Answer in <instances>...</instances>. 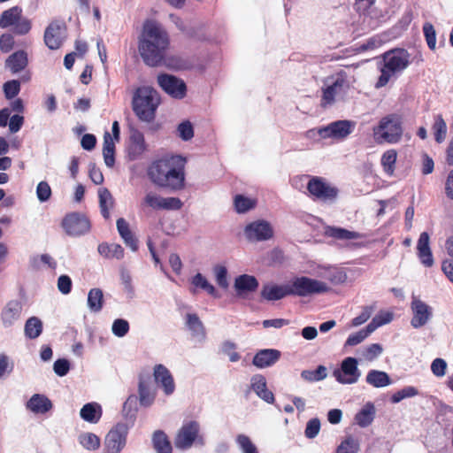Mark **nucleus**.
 <instances>
[{
	"mask_svg": "<svg viewBox=\"0 0 453 453\" xmlns=\"http://www.w3.org/2000/svg\"><path fill=\"white\" fill-rule=\"evenodd\" d=\"M309 196L313 201L334 202L338 196V188L328 183L324 178L312 176L307 183Z\"/></svg>",
	"mask_w": 453,
	"mask_h": 453,
	"instance_id": "nucleus-8",
	"label": "nucleus"
},
{
	"mask_svg": "<svg viewBox=\"0 0 453 453\" xmlns=\"http://www.w3.org/2000/svg\"><path fill=\"white\" fill-rule=\"evenodd\" d=\"M186 324L193 335H204V326L196 314L188 313L186 316Z\"/></svg>",
	"mask_w": 453,
	"mask_h": 453,
	"instance_id": "nucleus-45",
	"label": "nucleus"
},
{
	"mask_svg": "<svg viewBox=\"0 0 453 453\" xmlns=\"http://www.w3.org/2000/svg\"><path fill=\"white\" fill-rule=\"evenodd\" d=\"M423 32L427 46L430 50H434L436 45V34L434 26L431 23H425Z\"/></svg>",
	"mask_w": 453,
	"mask_h": 453,
	"instance_id": "nucleus-55",
	"label": "nucleus"
},
{
	"mask_svg": "<svg viewBox=\"0 0 453 453\" xmlns=\"http://www.w3.org/2000/svg\"><path fill=\"white\" fill-rule=\"evenodd\" d=\"M397 158L395 150H388L381 157V165L386 173L392 175L395 171V165Z\"/></svg>",
	"mask_w": 453,
	"mask_h": 453,
	"instance_id": "nucleus-44",
	"label": "nucleus"
},
{
	"mask_svg": "<svg viewBox=\"0 0 453 453\" xmlns=\"http://www.w3.org/2000/svg\"><path fill=\"white\" fill-rule=\"evenodd\" d=\"M104 293L101 288H94L88 294V306L90 311L98 313L104 307Z\"/></svg>",
	"mask_w": 453,
	"mask_h": 453,
	"instance_id": "nucleus-33",
	"label": "nucleus"
},
{
	"mask_svg": "<svg viewBox=\"0 0 453 453\" xmlns=\"http://www.w3.org/2000/svg\"><path fill=\"white\" fill-rule=\"evenodd\" d=\"M250 388L259 398L267 403H274V395L271 390L267 388L266 380L264 375H253L250 380Z\"/></svg>",
	"mask_w": 453,
	"mask_h": 453,
	"instance_id": "nucleus-20",
	"label": "nucleus"
},
{
	"mask_svg": "<svg viewBox=\"0 0 453 453\" xmlns=\"http://www.w3.org/2000/svg\"><path fill=\"white\" fill-rule=\"evenodd\" d=\"M375 416V408L373 403H367L355 416L357 424L361 427L368 426Z\"/></svg>",
	"mask_w": 453,
	"mask_h": 453,
	"instance_id": "nucleus-34",
	"label": "nucleus"
},
{
	"mask_svg": "<svg viewBox=\"0 0 453 453\" xmlns=\"http://www.w3.org/2000/svg\"><path fill=\"white\" fill-rule=\"evenodd\" d=\"M381 58L382 60L378 64L380 75L375 84L377 88L385 87L393 77L401 73L410 64V54L403 49L386 51Z\"/></svg>",
	"mask_w": 453,
	"mask_h": 453,
	"instance_id": "nucleus-4",
	"label": "nucleus"
},
{
	"mask_svg": "<svg viewBox=\"0 0 453 453\" xmlns=\"http://www.w3.org/2000/svg\"><path fill=\"white\" fill-rule=\"evenodd\" d=\"M447 363L444 359L437 357L431 364V371L436 377H442L446 374Z\"/></svg>",
	"mask_w": 453,
	"mask_h": 453,
	"instance_id": "nucleus-58",
	"label": "nucleus"
},
{
	"mask_svg": "<svg viewBox=\"0 0 453 453\" xmlns=\"http://www.w3.org/2000/svg\"><path fill=\"white\" fill-rule=\"evenodd\" d=\"M411 310L413 317L411 324L414 328L425 326L432 316L431 307L419 299H414L411 302Z\"/></svg>",
	"mask_w": 453,
	"mask_h": 453,
	"instance_id": "nucleus-18",
	"label": "nucleus"
},
{
	"mask_svg": "<svg viewBox=\"0 0 453 453\" xmlns=\"http://www.w3.org/2000/svg\"><path fill=\"white\" fill-rule=\"evenodd\" d=\"M4 65L12 73L25 70L28 65L27 52L22 50L15 51L6 58Z\"/></svg>",
	"mask_w": 453,
	"mask_h": 453,
	"instance_id": "nucleus-25",
	"label": "nucleus"
},
{
	"mask_svg": "<svg viewBox=\"0 0 453 453\" xmlns=\"http://www.w3.org/2000/svg\"><path fill=\"white\" fill-rule=\"evenodd\" d=\"M234 205L238 213H245L256 207L257 201L243 195H236L234 198Z\"/></svg>",
	"mask_w": 453,
	"mask_h": 453,
	"instance_id": "nucleus-42",
	"label": "nucleus"
},
{
	"mask_svg": "<svg viewBox=\"0 0 453 453\" xmlns=\"http://www.w3.org/2000/svg\"><path fill=\"white\" fill-rule=\"evenodd\" d=\"M103 155L104 163L108 167H113L115 164V143L109 132L104 135Z\"/></svg>",
	"mask_w": 453,
	"mask_h": 453,
	"instance_id": "nucleus-32",
	"label": "nucleus"
},
{
	"mask_svg": "<svg viewBox=\"0 0 453 453\" xmlns=\"http://www.w3.org/2000/svg\"><path fill=\"white\" fill-rule=\"evenodd\" d=\"M160 103V95L154 88L141 86L134 92L132 109L141 121L150 123L155 119Z\"/></svg>",
	"mask_w": 453,
	"mask_h": 453,
	"instance_id": "nucleus-3",
	"label": "nucleus"
},
{
	"mask_svg": "<svg viewBox=\"0 0 453 453\" xmlns=\"http://www.w3.org/2000/svg\"><path fill=\"white\" fill-rule=\"evenodd\" d=\"M39 261L53 269L57 266L56 261L49 254H42L40 257H34L31 259L32 267L37 269L39 266Z\"/></svg>",
	"mask_w": 453,
	"mask_h": 453,
	"instance_id": "nucleus-62",
	"label": "nucleus"
},
{
	"mask_svg": "<svg viewBox=\"0 0 453 453\" xmlns=\"http://www.w3.org/2000/svg\"><path fill=\"white\" fill-rule=\"evenodd\" d=\"M111 330L118 337L125 336L129 331V323L123 319H117L113 321Z\"/></svg>",
	"mask_w": 453,
	"mask_h": 453,
	"instance_id": "nucleus-54",
	"label": "nucleus"
},
{
	"mask_svg": "<svg viewBox=\"0 0 453 453\" xmlns=\"http://www.w3.org/2000/svg\"><path fill=\"white\" fill-rule=\"evenodd\" d=\"M151 441L153 449L157 453H173L172 443L164 431H155Z\"/></svg>",
	"mask_w": 453,
	"mask_h": 453,
	"instance_id": "nucleus-28",
	"label": "nucleus"
},
{
	"mask_svg": "<svg viewBox=\"0 0 453 453\" xmlns=\"http://www.w3.org/2000/svg\"><path fill=\"white\" fill-rule=\"evenodd\" d=\"M418 395V390L412 386L404 387L391 396V402L397 403L404 398L413 397Z\"/></svg>",
	"mask_w": 453,
	"mask_h": 453,
	"instance_id": "nucleus-52",
	"label": "nucleus"
},
{
	"mask_svg": "<svg viewBox=\"0 0 453 453\" xmlns=\"http://www.w3.org/2000/svg\"><path fill=\"white\" fill-rule=\"evenodd\" d=\"M72 280L68 275L63 274L58 277V288L62 294H69L72 290Z\"/></svg>",
	"mask_w": 453,
	"mask_h": 453,
	"instance_id": "nucleus-64",
	"label": "nucleus"
},
{
	"mask_svg": "<svg viewBox=\"0 0 453 453\" xmlns=\"http://www.w3.org/2000/svg\"><path fill=\"white\" fill-rule=\"evenodd\" d=\"M418 257L426 267H431L434 265V257L430 249V236L428 233L420 234L417 243Z\"/></svg>",
	"mask_w": 453,
	"mask_h": 453,
	"instance_id": "nucleus-22",
	"label": "nucleus"
},
{
	"mask_svg": "<svg viewBox=\"0 0 453 453\" xmlns=\"http://www.w3.org/2000/svg\"><path fill=\"white\" fill-rule=\"evenodd\" d=\"M78 441L80 444L88 450H96L100 447V438L93 433H83L80 434Z\"/></svg>",
	"mask_w": 453,
	"mask_h": 453,
	"instance_id": "nucleus-43",
	"label": "nucleus"
},
{
	"mask_svg": "<svg viewBox=\"0 0 453 453\" xmlns=\"http://www.w3.org/2000/svg\"><path fill=\"white\" fill-rule=\"evenodd\" d=\"M186 163V158L180 155L163 157L150 165L147 174L160 188L180 190L185 186Z\"/></svg>",
	"mask_w": 453,
	"mask_h": 453,
	"instance_id": "nucleus-2",
	"label": "nucleus"
},
{
	"mask_svg": "<svg viewBox=\"0 0 453 453\" xmlns=\"http://www.w3.org/2000/svg\"><path fill=\"white\" fill-rule=\"evenodd\" d=\"M432 129H433V133H434L435 141L438 143L442 142L446 138L447 125L441 115H438L435 118V120H434Z\"/></svg>",
	"mask_w": 453,
	"mask_h": 453,
	"instance_id": "nucleus-46",
	"label": "nucleus"
},
{
	"mask_svg": "<svg viewBox=\"0 0 453 453\" xmlns=\"http://www.w3.org/2000/svg\"><path fill=\"white\" fill-rule=\"evenodd\" d=\"M128 426L118 423L105 437V453H120L127 442Z\"/></svg>",
	"mask_w": 453,
	"mask_h": 453,
	"instance_id": "nucleus-9",
	"label": "nucleus"
},
{
	"mask_svg": "<svg viewBox=\"0 0 453 453\" xmlns=\"http://www.w3.org/2000/svg\"><path fill=\"white\" fill-rule=\"evenodd\" d=\"M234 288L240 295L245 292H253L258 288V281L254 276L242 274L235 279Z\"/></svg>",
	"mask_w": 453,
	"mask_h": 453,
	"instance_id": "nucleus-30",
	"label": "nucleus"
},
{
	"mask_svg": "<svg viewBox=\"0 0 453 453\" xmlns=\"http://www.w3.org/2000/svg\"><path fill=\"white\" fill-rule=\"evenodd\" d=\"M216 281L218 285L223 288H227L228 281H227V270L223 265H217L214 268Z\"/></svg>",
	"mask_w": 453,
	"mask_h": 453,
	"instance_id": "nucleus-59",
	"label": "nucleus"
},
{
	"mask_svg": "<svg viewBox=\"0 0 453 453\" xmlns=\"http://www.w3.org/2000/svg\"><path fill=\"white\" fill-rule=\"evenodd\" d=\"M344 84V80L337 79L332 85L323 89L321 98V106L326 107L334 102L336 94L342 89Z\"/></svg>",
	"mask_w": 453,
	"mask_h": 453,
	"instance_id": "nucleus-36",
	"label": "nucleus"
},
{
	"mask_svg": "<svg viewBox=\"0 0 453 453\" xmlns=\"http://www.w3.org/2000/svg\"><path fill=\"white\" fill-rule=\"evenodd\" d=\"M146 150L144 135L138 130H134L129 137L127 155L130 160L139 158Z\"/></svg>",
	"mask_w": 453,
	"mask_h": 453,
	"instance_id": "nucleus-23",
	"label": "nucleus"
},
{
	"mask_svg": "<svg viewBox=\"0 0 453 453\" xmlns=\"http://www.w3.org/2000/svg\"><path fill=\"white\" fill-rule=\"evenodd\" d=\"M359 443L352 437H348L337 447L336 453H357Z\"/></svg>",
	"mask_w": 453,
	"mask_h": 453,
	"instance_id": "nucleus-51",
	"label": "nucleus"
},
{
	"mask_svg": "<svg viewBox=\"0 0 453 453\" xmlns=\"http://www.w3.org/2000/svg\"><path fill=\"white\" fill-rule=\"evenodd\" d=\"M182 205V202L178 197H162L154 192H148L142 202V206L156 211H176L181 209Z\"/></svg>",
	"mask_w": 453,
	"mask_h": 453,
	"instance_id": "nucleus-10",
	"label": "nucleus"
},
{
	"mask_svg": "<svg viewBox=\"0 0 453 453\" xmlns=\"http://www.w3.org/2000/svg\"><path fill=\"white\" fill-rule=\"evenodd\" d=\"M66 31L64 21L54 20L44 32V42L50 50H58L63 43V35Z\"/></svg>",
	"mask_w": 453,
	"mask_h": 453,
	"instance_id": "nucleus-15",
	"label": "nucleus"
},
{
	"mask_svg": "<svg viewBox=\"0 0 453 453\" xmlns=\"http://www.w3.org/2000/svg\"><path fill=\"white\" fill-rule=\"evenodd\" d=\"M326 234L337 240H352L359 237V234L357 232L336 226H328L326 229Z\"/></svg>",
	"mask_w": 453,
	"mask_h": 453,
	"instance_id": "nucleus-41",
	"label": "nucleus"
},
{
	"mask_svg": "<svg viewBox=\"0 0 453 453\" xmlns=\"http://www.w3.org/2000/svg\"><path fill=\"white\" fill-rule=\"evenodd\" d=\"M27 408L35 414H44L52 409V403L46 395L35 394L27 401Z\"/></svg>",
	"mask_w": 453,
	"mask_h": 453,
	"instance_id": "nucleus-26",
	"label": "nucleus"
},
{
	"mask_svg": "<svg viewBox=\"0 0 453 453\" xmlns=\"http://www.w3.org/2000/svg\"><path fill=\"white\" fill-rule=\"evenodd\" d=\"M236 443L242 453H259L257 446L246 434H238L236 436Z\"/></svg>",
	"mask_w": 453,
	"mask_h": 453,
	"instance_id": "nucleus-49",
	"label": "nucleus"
},
{
	"mask_svg": "<svg viewBox=\"0 0 453 453\" xmlns=\"http://www.w3.org/2000/svg\"><path fill=\"white\" fill-rule=\"evenodd\" d=\"M366 382L374 388H383L391 383L388 374L378 370H371L366 375Z\"/></svg>",
	"mask_w": 453,
	"mask_h": 453,
	"instance_id": "nucleus-37",
	"label": "nucleus"
},
{
	"mask_svg": "<svg viewBox=\"0 0 453 453\" xmlns=\"http://www.w3.org/2000/svg\"><path fill=\"white\" fill-rule=\"evenodd\" d=\"M22 16V9L19 6H13L2 12L0 16V27L7 28L19 20Z\"/></svg>",
	"mask_w": 453,
	"mask_h": 453,
	"instance_id": "nucleus-35",
	"label": "nucleus"
},
{
	"mask_svg": "<svg viewBox=\"0 0 453 453\" xmlns=\"http://www.w3.org/2000/svg\"><path fill=\"white\" fill-rule=\"evenodd\" d=\"M336 380L342 384H352L357 381L360 372L357 368V360L355 357H346L341 368L334 371Z\"/></svg>",
	"mask_w": 453,
	"mask_h": 453,
	"instance_id": "nucleus-13",
	"label": "nucleus"
},
{
	"mask_svg": "<svg viewBox=\"0 0 453 453\" xmlns=\"http://www.w3.org/2000/svg\"><path fill=\"white\" fill-rule=\"evenodd\" d=\"M403 127L402 118L395 113L380 119L378 125L372 127L373 139L378 144H395L403 137Z\"/></svg>",
	"mask_w": 453,
	"mask_h": 453,
	"instance_id": "nucleus-5",
	"label": "nucleus"
},
{
	"mask_svg": "<svg viewBox=\"0 0 453 453\" xmlns=\"http://www.w3.org/2000/svg\"><path fill=\"white\" fill-rule=\"evenodd\" d=\"M180 137L183 141H189L194 136V129L189 121H183L178 126Z\"/></svg>",
	"mask_w": 453,
	"mask_h": 453,
	"instance_id": "nucleus-57",
	"label": "nucleus"
},
{
	"mask_svg": "<svg viewBox=\"0 0 453 453\" xmlns=\"http://www.w3.org/2000/svg\"><path fill=\"white\" fill-rule=\"evenodd\" d=\"M138 394L142 406L149 407L154 403L157 391L151 383V377L149 372L139 374Z\"/></svg>",
	"mask_w": 453,
	"mask_h": 453,
	"instance_id": "nucleus-16",
	"label": "nucleus"
},
{
	"mask_svg": "<svg viewBox=\"0 0 453 453\" xmlns=\"http://www.w3.org/2000/svg\"><path fill=\"white\" fill-rule=\"evenodd\" d=\"M62 227L68 235L79 236L89 231L90 222L84 215L73 212L63 219Z\"/></svg>",
	"mask_w": 453,
	"mask_h": 453,
	"instance_id": "nucleus-11",
	"label": "nucleus"
},
{
	"mask_svg": "<svg viewBox=\"0 0 453 453\" xmlns=\"http://www.w3.org/2000/svg\"><path fill=\"white\" fill-rule=\"evenodd\" d=\"M162 65L173 70H188L190 69L193 65V63L188 58H185L180 55H172L167 56V53L165 55L164 62Z\"/></svg>",
	"mask_w": 453,
	"mask_h": 453,
	"instance_id": "nucleus-29",
	"label": "nucleus"
},
{
	"mask_svg": "<svg viewBox=\"0 0 453 453\" xmlns=\"http://www.w3.org/2000/svg\"><path fill=\"white\" fill-rule=\"evenodd\" d=\"M24 331L27 338L36 339L42 332V322L37 317H31L26 321Z\"/></svg>",
	"mask_w": 453,
	"mask_h": 453,
	"instance_id": "nucleus-39",
	"label": "nucleus"
},
{
	"mask_svg": "<svg viewBox=\"0 0 453 453\" xmlns=\"http://www.w3.org/2000/svg\"><path fill=\"white\" fill-rule=\"evenodd\" d=\"M155 381L163 388L164 393L170 395L174 392L175 384L170 371L163 365H157L154 367Z\"/></svg>",
	"mask_w": 453,
	"mask_h": 453,
	"instance_id": "nucleus-19",
	"label": "nucleus"
},
{
	"mask_svg": "<svg viewBox=\"0 0 453 453\" xmlns=\"http://www.w3.org/2000/svg\"><path fill=\"white\" fill-rule=\"evenodd\" d=\"M80 415L87 422L96 424L102 416V408L96 403H88L81 409Z\"/></svg>",
	"mask_w": 453,
	"mask_h": 453,
	"instance_id": "nucleus-31",
	"label": "nucleus"
},
{
	"mask_svg": "<svg viewBox=\"0 0 453 453\" xmlns=\"http://www.w3.org/2000/svg\"><path fill=\"white\" fill-rule=\"evenodd\" d=\"M353 129L354 123L352 121L337 120L320 129L319 134L324 138L331 137L342 139L351 134Z\"/></svg>",
	"mask_w": 453,
	"mask_h": 453,
	"instance_id": "nucleus-17",
	"label": "nucleus"
},
{
	"mask_svg": "<svg viewBox=\"0 0 453 453\" xmlns=\"http://www.w3.org/2000/svg\"><path fill=\"white\" fill-rule=\"evenodd\" d=\"M260 295L266 301H278L290 296L289 285L266 283L263 285Z\"/></svg>",
	"mask_w": 453,
	"mask_h": 453,
	"instance_id": "nucleus-21",
	"label": "nucleus"
},
{
	"mask_svg": "<svg viewBox=\"0 0 453 453\" xmlns=\"http://www.w3.org/2000/svg\"><path fill=\"white\" fill-rule=\"evenodd\" d=\"M235 349L236 345L234 342L226 341L222 344V351L229 357L231 362H237L241 358Z\"/></svg>",
	"mask_w": 453,
	"mask_h": 453,
	"instance_id": "nucleus-63",
	"label": "nucleus"
},
{
	"mask_svg": "<svg viewBox=\"0 0 453 453\" xmlns=\"http://www.w3.org/2000/svg\"><path fill=\"white\" fill-rule=\"evenodd\" d=\"M171 46L166 29L157 21L146 19L138 36V52L143 63L150 67L162 66L165 55Z\"/></svg>",
	"mask_w": 453,
	"mask_h": 453,
	"instance_id": "nucleus-1",
	"label": "nucleus"
},
{
	"mask_svg": "<svg viewBox=\"0 0 453 453\" xmlns=\"http://www.w3.org/2000/svg\"><path fill=\"white\" fill-rule=\"evenodd\" d=\"M320 429V421L319 418H311L308 421L305 428V436L309 439L315 438Z\"/></svg>",
	"mask_w": 453,
	"mask_h": 453,
	"instance_id": "nucleus-61",
	"label": "nucleus"
},
{
	"mask_svg": "<svg viewBox=\"0 0 453 453\" xmlns=\"http://www.w3.org/2000/svg\"><path fill=\"white\" fill-rule=\"evenodd\" d=\"M3 88L6 99H12L20 91V81L18 80L8 81L4 84Z\"/></svg>",
	"mask_w": 453,
	"mask_h": 453,
	"instance_id": "nucleus-53",
	"label": "nucleus"
},
{
	"mask_svg": "<svg viewBox=\"0 0 453 453\" xmlns=\"http://www.w3.org/2000/svg\"><path fill=\"white\" fill-rule=\"evenodd\" d=\"M21 311L20 302L17 300L10 301L2 311L3 323L5 326H12L20 317Z\"/></svg>",
	"mask_w": 453,
	"mask_h": 453,
	"instance_id": "nucleus-27",
	"label": "nucleus"
},
{
	"mask_svg": "<svg viewBox=\"0 0 453 453\" xmlns=\"http://www.w3.org/2000/svg\"><path fill=\"white\" fill-rule=\"evenodd\" d=\"M373 330L374 326H372V324H369L365 329H361L360 331L349 335L345 345L356 346L361 343Z\"/></svg>",
	"mask_w": 453,
	"mask_h": 453,
	"instance_id": "nucleus-48",
	"label": "nucleus"
},
{
	"mask_svg": "<svg viewBox=\"0 0 453 453\" xmlns=\"http://www.w3.org/2000/svg\"><path fill=\"white\" fill-rule=\"evenodd\" d=\"M244 232L247 239L252 242L266 241L273 235L271 224L265 220H257L249 224Z\"/></svg>",
	"mask_w": 453,
	"mask_h": 453,
	"instance_id": "nucleus-14",
	"label": "nucleus"
},
{
	"mask_svg": "<svg viewBox=\"0 0 453 453\" xmlns=\"http://www.w3.org/2000/svg\"><path fill=\"white\" fill-rule=\"evenodd\" d=\"M326 368L324 365H319L315 370H304L301 377L307 381H319L326 377Z\"/></svg>",
	"mask_w": 453,
	"mask_h": 453,
	"instance_id": "nucleus-47",
	"label": "nucleus"
},
{
	"mask_svg": "<svg viewBox=\"0 0 453 453\" xmlns=\"http://www.w3.org/2000/svg\"><path fill=\"white\" fill-rule=\"evenodd\" d=\"M157 83L159 87L172 97L182 99L187 93V86L185 82L171 74L161 73L157 76Z\"/></svg>",
	"mask_w": 453,
	"mask_h": 453,
	"instance_id": "nucleus-12",
	"label": "nucleus"
},
{
	"mask_svg": "<svg viewBox=\"0 0 453 453\" xmlns=\"http://www.w3.org/2000/svg\"><path fill=\"white\" fill-rule=\"evenodd\" d=\"M99 205L103 217L105 219L110 218L109 210L113 206V197L111 192L106 188H102L98 190Z\"/></svg>",
	"mask_w": 453,
	"mask_h": 453,
	"instance_id": "nucleus-38",
	"label": "nucleus"
},
{
	"mask_svg": "<svg viewBox=\"0 0 453 453\" xmlns=\"http://www.w3.org/2000/svg\"><path fill=\"white\" fill-rule=\"evenodd\" d=\"M280 357V351L273 349L259 350L253 357L252 363L258 368L274 365Z\"/></svg>",
	"mask_w": 453,
	"mask_h": 453,
	"instance_id": "nucleus-24",
	"label": "nucleus"
},
{
	"mask_svg": "<svg viewBox=\"0 0 453 453\" xmlns=\"http://www.w3.org/2000/svg\"><path fill=\"white\" fill-rule=\"evenodd\" d=\"M192 284L197 288L205 290L208 294L212 296H217V291L215 288L208 282L205 277L201 273H196L192 279Z\"/></svg>",
	"mask_w": 453,
	"mask_h": 453,
	"instance_id": "nucleus-50",
	"label": "nucleus"
},
{
	"mask_svg": "<svg viewBox=\"0 0 453 453\" xmlns=\"http://www.w3.org/2000/svg\"><path fill=\"white\" fill-rule=\"evenodd\" d=\"M32 25L31 21L27 18H20L19 20H18L13 27V32L16 35H24L29 33L31 30Z\"/></svg>",
	"mask_w": 453,
	"mask_h": 453,
	"instance_id": "nucleus-60",
	"label": "nucleus"
},
{
	"mask_svg": "<svg viewBox=\"0 0 453 453\" xmlns=\"http://www.w3.org/2000/svg\"><path fill=\"white\" fill-rule=\"evenodd\" d=\"M194 444L203 446L204 438L200 424L196 420L183 423L174 437V445L180 450H187Z\"/></svg>",
	"mask_w": 453,
	"mask_h": 453,
	"instance_id": "nucleus-6",
	"label": "nucleus"
},
{
	"mask_svg": "<svg viewBox=\"0 0 453 453\" xmlns=\"http://www.w3.org/2000/svg\"><path fill=\"white\" fill-rule=\"evenodd\" d=\"M99 254L106 258L116 257L120 259L124 257V250L119 244H111L103 242L97 247Z\"/></svg>",
	"mask_w": 453,
	"mask_h": 453,
	"instance_id": "nucleus-40",
	"label": "nucleus"
},
{
	"mask_svg": "<svg viewBox=\"0 0 453 453\" xmlns=\"http://www.w3.org/2000/svg\"><path fill=\"white\" fill-rule=\"evenodd\" d=\"M36 195L40 202H46L51 196V188L48 182L41 181L36 188Z\"/></svg>",
	"mask_w": 453,
	"mask_h": 453,
	"instance_id": "nucleus-56",
	"label": "nucleus"
},
{
	"mask_svg": "<svg viewBox=\"0 0 453 453\" xmlns=\"http://www.w3.org/2000/svg\"><path fill=\"white\" fill-rule=\"evenodd\" d=\"M288 285L290 296L302 297L327 293L331 289L326 282L306 276L296 277Z\"/></svg>",
	"mask_w": 453,
	"mask_h": 453,
	"instance_id": "nucleus-7",
	"label": "nucleus"
}]
</instances>
